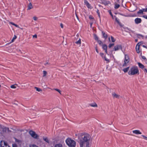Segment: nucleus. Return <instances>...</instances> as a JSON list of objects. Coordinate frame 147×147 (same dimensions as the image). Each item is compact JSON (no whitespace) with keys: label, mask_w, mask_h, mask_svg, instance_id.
Masks as SVG:
<instances>
[{"label":"nucleus","mask_w":147,"mask_h":147,"mask_svg":"<svg viewBox=\"0 0 147 147\" xmlns=\"http://www.w3.org/2000/svg\"><path fill=\"white\" fill-rule=\"evenodd\" d=\"M110 3V2L109 1H106L105 0H103L102 2V3L104 4L105 5H107Z\"/></svg>","instance_id":"nucleus-20"},{"label":"nucleus","mask_w":147,"mask_h":147,"mask_svg":"<svg viewBox=\"0 0 147 147\" xmlns=\"http://www.w3.org/2000/svg\"><path fill=\"white\" fill-rule=\"evenodd\" d=\"M90 140V138H81L80 140V147H89Z\"/></svg>","instance_id":"nucleus-1"},{"label":"nucleus","mask_w":147,"mask_h":147,"mask_svg":"<svg viewBox=\"0 0 147 147\" xmlns=\"http://www.w3.org/2000/svg\"><path fill=\"white\" fill-rule=\"evenodd\" d=\"M105 50V53L106 54H108V53H107V49Z\"/></svg>","instance_id":"nucleus-64"},{"label":"nucleus","mask_w":147,"mask_h":147,"mask_svg":"<svg viewBox=\"0 0 147 147\" xmlns=\"http://www.w3.org/2000/svg\"><path fill=\"white\" fill-rule=\"evenodd\" d=\"M142 11H143V12L144 11L145 12H146V9H142Z\"/></svg>","instance_id":"nucleus-56"},{"label":"nucleus","mask_w":147,"mask_h":147,"mask_svg":"<svg viewBox=\"0 0 147 147\" xmlns=\"http://www.w3.org/2000/svg\"><path fill=\"white\" fill-rule=\"evenodd\" d=\"M34 88H35V89H36V90L38 92H40V91H42V90L39 88H38L36 87H35Z\"/></svg>","instance_id":"nucleus-33"},{"label":"nucleus","mask_w":147,"mask_h":147,"mask_svg":"<svg viewBox=\"0 0 147 147\" xmlns=\"http://www.w3.org/2000/svg\"><path fill=\"white\" fill-rule=\"evenodd\" d=\"M111 41L112 42H114L115 41V39L112 36H111Z\"/></svg>","instance_id":"nucleus-36"},{"label":"nucleus","mask_w":147,"mask_h":147,"mask_svg":"<svg viewBox=\"0 0 147 147\" xmlns=\"http://www.w3.org/2000/svg\"><path fill=\"white\" fill-rule=\"evenodd\" d=\"M43 77H45V76H46V74H47V72L46 71H43Z\"/></svg>","instance_id":"nucleus-39"},{"label":"nucleus","mask_w":147,"mask_h":147,"mask_svg":"<svg viewBox=\"0 0 147 147\" xmlns=\"http://www.w3.org/2000/svg\"><path fill=\"white\" fill-rule=\"evenodd\" d=\"M143 17L144 18L147 19V16L145 15H144L143 16Z\"/></svg>","instance_id":"nucleus-58"},{"label":"nucleus","mask_w":147,"mask_h":147,"mask_svg":"<svg viewBox=\"0 0 147 147\" xmlns=\"http://www.w3.org/2000/svg\"><path fill=\"white\" fill-rule=\"evenodd\" d=\"M118 24L120 26V27H123V25L120 22H119Z\"/></svg>","instance_id":"nucleus-46"},{"label":"nucleus","mask_w":147,"mask_h":147,"mask_svg":"<svg viewBox=\"0 0 147 147\" xmlns=\"http://www.w3.org/2000/svg\"><path fill=\"white\" fill-rule=\"evenodd\" d=\"M109 14H110V15H111V16H112V18H113V14H112V12H111V11L110 10L109 12Z\"/></svg>","instance_id":"nucleus-47"},{"label":"nucleus","mask_w":147,"mask_h":147,"mask_svg":"<svg viewBox=\"0 0 147 147\" xmlns=\"http://www.w3.org/2000/svg\"><path fill=\"white\" fill-rule=\"evenodd\" d=\"M142 44V42H138L137 45L136 47V50L137 52L138 53H139L140 52V46L141 44Z\"/></svg>","instance_id":"nucleus-11"},{"label":"nucleus","mask_w":147,"mask_h":147,"mask_svg":"<svg viewBox=\"0 0 147 147\" xmlns=\"http://www.w3.org/2000/svg\"><path fill=\"white\" fill-rule=\"evenodd\" d=\"M33 37L34 38L35 37L36 38H37V35L36 34H35L33 36Z\"/></svg>","instance_id":"nucleus-57"},{"label":"nucleus","mask_w":147,"mask_h":147,"mask_svg":"<svg viewBox=\"0 0 147 147\" xmlns=\"http://www.w3.org/2000/svg\"><path fill=\"white\" fill-rule=\"evenodd\" d=\"M129 69V67H127L126 68L124 69H123V71L125 73H126L127 72Z\"/></svg>","instance_id":"nucleus-26"},{"label":"nucleus","mask_w":147,"mask_h":147,"mask_svg":"<svg viewBox=\"0 0 147 147\" xmlns=\"http://www.w3.org/2000/svg\"><path fill=\"white\" fill-rule=\"evenodd\" d=\"M66 142L67 144L70 147H75L76 146L75 142L71 138H67Z\"/></svg>","instance_id":"nucleus-4"},{"label":"nucleus","mask_w":147,"mask_h":147,"mask_svg":"<svg viewBox=\"0 0 147 147\" xmlns=\"http://www.w3.org/2000/svg\"><path fill=\"white\" fill-rule=\"evenodd\" d=\"M13 147H17V145L16 144H12Z\"/></svg>","instance_id":"nucleus-51"},{"label":"nucleus","mask_w":147,"mask_h":147,"mask_svg":"<svg viewBox=\"0 0 147 147\" xmlns=\"http://www.w3.org/2000/svg\"><path fill=\"white\" fill-rule=\"evenodd\" d=\"M59 134L57 136V138H64L66 137L65 134L64 133L63 131H61L60 132H59V131H58V133Z\"/></svg>","instance_id":"nucleus-9"},{"label":"nucleus","mask_w":147,"mask_h":147,"mask_svg":"<svg viewBox=\"0 0 147 147\" xmlns=\"http://www.w3.org/2000/svg\"><path fill=\"white\" fill-rule=\"evenodd\" d=\"M32 6L31 3H30L28 6V10H30L32 8Z\"/></svg>","instance_id":"nucleus-21"},{"label":"nucleus","mask_w":147,"mask_h":147,"mask_svg":"<svg viewBox=\"0 0 147 147\" xmlns=\"http://www.w3.org/2000/svg\"><path fill=\"white\" fill-rule=\"evenodd\" d=\"M104 59L105 61H108V62H109V59H107L105 56L104 57Z\"/></svg>","instance_id":"nucleus-48"},{"label":"nucleus","mask_w":147,"mask_h":147,"mask_svg":"<svg viewBox=\"0 0 147 147\" xmlns=\"http://www.w3.org/2000/svg\"><path fill=\"white\" fill-rule=\"evenodd\" d=\"M102 45V48L103 49V50H105L107 49V46L105 44H104Z\"/></svg>","instance_id":"nucleus-23"},{"label":"nucleus","mask_w":147,"mask_h":147,"mask_svg":"<svg viewBox=\"0 0 147 147\" xmlns=\"http://www.w3.org/2000/svg\"><path fill=\"white\" fill-rule=\"evenodd\" d=\"M18 134L20 135L21 137H26L28 131L24 129H20L19 130Z\"/></svg>","instance_id":"nucleus-7"},{"label":"nucleus","mask_w":147,"mask_h":147,"mask_svg":"<svg viewBox=\"0 0 147 147\" xmlns=\"http://www.w3.org/2000/svg\"><path fill=\"white\" fill-rule=\"evenodd\" d=\"M114 45V44L113 43L110 44L108 46V47H109V48L110 49Z\"/></svg>","instance_id":"nucleus-34"},{"label":"nucleus","mask_w":147,"mask_h":147,"mask_svg":"<svg viewBox=\"0 0 147 147\" xmlns=\"http://www.w3.org/2000/svg\"><path fill=\"white\" fill-rule=\"evenodd\" d=\"M7 127L0 124V133L1 136L5 137L7 133Z\"/></svg>","instance_id":"nucleus-3"},{"label":"nucleus","mask_w":147,"mask_h":147,"mask_svg":"<svg viewBox=\"0 0 147 147\" xmlns=\"http://www.w3.org/2000/svg\"><path fill=\"white\" fill-rule=\"evenodd\" d=\"M89 105L92 107H97L98 106L96 104L95 102H94L92 104H91Z\"/></svg>","instance_id":"nucleus-24"},{"label":"nucleus","mask_w":147,"mask_h":147,"mask_svg":"<svg viewBox=\"0 0 147 147\" xmlns=\"http://www.w3.org/2000/svg\"><path fill=\"white\" fill-rule=\"evenodd\" d=\"M16 86H17V85L16 84L12 85L10 87L12 88H16Z\"/></svg>","instance_id":"nucleus-29"},{"label":"nucleus","mask_w":147,"mask_h":147,"mask_svg":"<svg viewBox=\"0 0 147 147\" xmlns=\"http://www.w3.org/2000/svg\"><path fill=\"white\" fill-rule=\"evenodd\" d=\"M7 132L9 134L10 133V132H11V131L9 130V128L7 127Z\"/></svg>","instance_id":"nucleus-44"},{"label":"nucleus","mask_w":147,"mask_h":147,"mask_svg":"<svg viewBox=\"0 0 147 147\" xmlns=\"http://www.w3.org/2000/svg\"><path fill=\"white\" fill-rule=\"evenodd\" d=\"M120 49H121L123 51L121 45H118L114 47L113 50L114 51H116Z\"/></svg>","instance_id":"nucleus-10"},{"label":"nucleus","mask_w":147,"mask_h":147,"mask_svg":"<svg viewBox=\"0 0 147 147\" xmlns=\"http://www.w3.org/2000/svg\"><path fill=\"white\" fill-rule=\"evenodd\" d=\"M95 50L98 53V49L97 47V46H96L95 48Z\"/></svg>","instance_id":"nucleus-49"},{"label":"nucleus","mask_w":147,"mask_h":147,"mask_svg":"<svg viewBox=\"0 0 147 147\" xmlns=\"http://www.w3.org/2000/svg\"><path fill=\"white\" fill-rule=\"evenodd\" d=\"M60 26L61 28H63V26L62 24L61 23L60 24Z\"/></svg>","instance_id":"nucleus-60"},{"label":"nucleus","mask_w":147,"mask_h":147,"mask_svg":"<svg viewBox=\"0 0 147 147\" xmlns=\"http://www.w3.org/2000/svg\"><path fill=\"white\" fill-rule=\"evenodd\" d=\"M94 39L97 41L98 40V38L96 34L94 35Z\"/></svg>","instance_id":"nucleus-31"},{"label":"nucleus","mask_w":147,"mask_h":147,"mask_svg":"<svg viewBox=\"0 0 147 147\" xmlns=\"http://www.w3.org/2000/svg\"><path fill=\"white\" fill-rule=\"evenodd\" d=\"M137 13L138 15L143 14V13L142 9H140L139 11L137 12Z\"/></svg>","instance_id":"nucleus-25"},{"label":"nucleus","mask_w":147,"mask_h":147,"mask_svg":"<svg viewBox=\"0 0 147 147\" xmlns=\"http://www.w3.org/2000/svg\"><path fill=\"white\" fill-rule=\"evenodd\" d=\"M10 23L12 25L14 26H15L16 27H17V28H19V26L18 25H17V24H14V23H13V22H11Z\"/></svg>","instance_id":"nucleus-35"},{"label":"nucleus","mask_w":147,"mask_h":147,"mask_svg":"<svg viewBox=\"0 0 147 147\" xmlns=\"http://www.w3.org/2000/svg\"><path fill=\"white\" fill-rule=\"evenodd\" d=\"M30 147H38L35 145L32 144L30 146Z\"/></svg>","instance_id":"nucleus-43"},{"label":"nucleus","mask_w":147,"mask_h":147,"mask_svg":"<svg viewBox=\"0 0 147 147\" xmlns=\"http://www.w3.org/2000/svg\"><path fill=\"white\" fill-rule=\"evenodd\" d=\"M29 134L32 138H38L39 137L47 138V136H41L40 135L36 134L35 132L32 130L29 131Z\"/></svg>","instance_id":"nucleus-5"},{"label":"nucleus","mask_w":147,"mask_h":147,"mask_svg":"<svg viewBox=\"0 0 147 147\" xmlns=\"http://www.w3.org/2000/svg\"><path fill=\"white\" fill-rule=\"evenodd\" d=\"M141 57H142V59H143L146 60V58L145 56L141 55Z\"/></svg>","instance_id":"nucleus-54"},{"label":"nucleus","mask_w":147,"mask_h":147,"mask_svg":"<svg viewBox=\"0 0 147 147\" xmlns=\"http://www.w3.org/2000/svg\"><path fill=\"white\" fill-rule=\"evenodd\" d=\"M137 37L139 38H140V37H139L138 36H140V37H144V36L140 34H137Z\"/></svg>","instance_id":"nucleus-41"},{"label":"nucleus","mask_w":147,"mask_h":147,"mask_svg":"<svg viewBox=\"0 0 147 147\" xmlns=\"http://www.w3.org/2000/svg\"><path fill=\"white\" fill-rule=\"evenodd\" d=\"M78 136V138H91V136L89 134L83 132L78 134V135L76 134L77 136Z\"/></svg>","instance_id":"nucleus-6"},{"label":"nucleus","mask_w":147,"mask_h":147,"mask_svg":"<svg viewBox=\"0 0 147 147\" xmlns=\"http://www.w3.org/2000/svg\"><path fill=\"white\" fill-rule=\"evenodd\" d=\"M139 71L138 67L134 66L131 68L130 70L129 71L128 74L130 75H134L137 74H139Z\"/></svg>","instance_id":"nucleus-2"},{"label":"nucleus","mask_w":147,"mask_h":147,"mask_svg":"<svg viewBox=\"0 0 147 147\" xmlns=\"http://www.w3.org/2000/svg\"><path fill=\"white\" fill-rule=\"evenodd\" d=\"M11 129H12L13 131V132L14 133H18L19 132V130H20V129L18 128H11Z\"/></svg>","instance_id":"nucleus-19"},{"label":"nucleus","mask_w":147,"mask_h":147,"mask_svg":"<svg viewBox=\"0 0 147 147\" xmlns=\"http://www.w3.org/2000/svg\"><path fill=\"white\" fill-rule=\"evenodd\" d=\"M33 19L34 20H36L37 19V18L36 16H34L33 18Z\"/></svg>","instance_id":"nucleus-50"},{"label":"nucleus","mask_w":147,"mask_h":147,"mask_svg":"<svg viewBox=\"0 0 147 147\" xmlns=\"http://www.w3.org/2000/svg\"><path fill=\"white\" fill-rule=\"evenodd\" d=\"M97 42L100 45H101V44H102V41L100 40H98L97 41Z\"/></svg>","instance_id":"nucleus-40"},{"label":"nucleus","mask_w":147,"mask_h":147,"mask_svg":"<svg viewBox=\"0 0 147 147\" xmlns=\"http://www.w3.org/2000/svg\"><path fill=\"white\" fill-rule=\"evenodd\" d=\"M76 43L78 44V45H80L81 44V39L80 38L76 42Z\"/></svg>","instance_id":"nucleus-28"},{"label":"nucleus","mask_w":147,"mask_h":147,"mask_svg":"<svg viewBox=\"0 0 147 147\" xmlns=\"http://www.w3.org/2000/svg\"><path fill=\"white\" fill-rule=\"evenodd\" d=\"M89 19H90V20L94 19V18L91 15L89 16Z\"/></svg>","instance_id":"nucleus-45"},{"label":"nucleus","mask_w":147,"mask_h":147,"mask_svg":"<svg viewBox=\"0 0 147 147\" xmlns=\"http://www.w3.org/2000/svg\"><path fill=\"white\" fill-rule=\"evenodd\" d=\"M114 17L115 18V20L117 22V23H118L119 22V20L117 19V18L116 17V16H115Z\"/></svg>","instance_id":"nucleus-42"},{"label":"nucleus","mask_w":147,"mask_h":147,"mask_svg":"<svg viewBox=\"0 0 147 147\" xmlns=\"http://www.w3.org/2000/svg\"><path fill=\"white\" fill-rule=\"evenodd\" d=\"M53 90H55L56 91H57L60 94H61V91L59 89H57V88H54L53 89Z\"/></svg>","instance_id":"nucleus-38"},{"label":"nucleus","mask_w":147,"mask_h":147,"mask_svg":"<svg viewBox=\"0 0 147 147\" xmlns=\"http://www.w3.org/2000/svg\"><path fill=\"white\" fill-rule=\"evenodd\" d=\"M112 95L113 98H119V95L116 94L115 92H113L112 93Z\"/></svg>","instance_id":"nucleus-18"},{"label":"nucleus","mask_w":147,"mask_h":147,"mask_svg":"<svg viewBox=\"0 0 147 147\" xmlns=\"http://www.w3.org/2000/svg\"><path fill=\"white\" fill-rule=\"evenodd\" d=\"M142 46L143 47H144L145 48H146V49H147V47L146 46L144 45H143Z\"/></svg>","instance_id":"nucleus-61"},{"label":"nucleus","mask_w":147,"mask_h":147,"mask_svg":"<svg viewBox=\"0 0 147 147\" xmlns=\"http://www.w3.org/2000/svg\"><path fill=\"white\" fill-rule=\"evenodd\" d=\"M133 133L136 134H141L142 133L139 130H134L132 131Z\"/></svg>","instance_id":"nucleus-17"},{"label":"nucleus","mask_w":147,"mask_h":147,"mask_svg":"<svg viewBox=\"0 0 147 147\" xmlns=\"http://www.w3.org/2000/svg\"><path fill=\"white\" fill-rule=\"evenodd\" d=\"M144 72H146L147 73V69L146 68H144Z\"/></svg>","instance_id":"nucleus-59"},{"label":"nucleus","mask_w":147,"mask_h":147,"mask_svg":"<svg viewBox=\"0 0 147 147\" xmlns=\"http://www.w3.org/2000/svg\"><path fill=\"white\" fill-rule=\"evenodd\" d=\"M129 59L128 55H127L125 54V59L124 62L129 63Z\"/></svg>","instance_id":"nucleus-15"},{"label":"nucleus","mask_w":147,"mask_h":147,"mask_svg":"<svg viewBox=\"0 0 147 147\" xmlns=\"http://www.w3.org/2000/svg\"><path fill=\"white\" fill-rule=\"evenodd\" d=\"M17 38V36L16 35H14V36L13 38L11 40V42H13L14 40H15Z\"/></svg>","instance_id":"nucleus-37"},{"label":"nucleus","mask_w":147,"mask_h":147,"mask_svg":"<svg viewBox=\"0 0 147 147\" xmlns=\"http://www.w3.org/2000/svg\"><path fill=\"white\" fill-rule=\"evenodd\" d=\"M142 20L140 18H137L135 20V22L136 24H138L142 22Z\"/></svg>","instance_id":"nucleus-14"},{"label":"nucleus","mask_w":147,"mask_h":147,"mask_svg":"<svg viewBox=\"0 0 147 147\" xmlns=\"http://www.w3.org/2000/svg\"><path fill=\"white\" fill-rule=\"evenodd\" d=\"M115 9H117L120 7L119 5L117 4H115Z\"/></svg>","instance_id":"nucleus-32"},{"label":"nucleus","mask_w":147,"mask_h":147,"mask_svg":"<svg viewBox=\"0 0 147 147\" xmlns=\"http://www.w3.org/2000/svg\"><path fill=\"white\" fill-rule=\"evenodd\" d=\"M62 145L61 144H59L55 145V147H62Z\"/></svg>","instance_id":"nucleus-30"},{"label":"nucleus","mask_w":147,"mask_h":147,"mask_svg":"<svg viewBox=\"0 0 147 147\" xmlns=\"http://www.w3.org/2000/svg\"><path fill=\"white\" fill-rule=\"evenodd\" d=\"M128 63H127V62H124V63L123 65V66H125L126 65V64Z\"/></svg>","instance_id":"nucleus-55"},{"label":"nucleus","mask_w":147,"mask_h":147,"mask_svg":"<svg viewBox=\"0 0 147 147\" xmlns=\"http://www.w3.org/2000/svg\"><path fill=\"white\" fill-rule=\"evenodd\" d=\"M76 17L78 19V20H79V18L78 17V15H77V14L76 13Z\"/></svg>","instance_id":"nucleus-62"},{"label":"nucleus","mask_w":147,"mask_h":147,"mask_svg":"<svg viewBox=\"0 0 147 147\" xmlns=\"http://www.w3.org/2000/svg\"><path fill=\"white\" fill-rule=\"evenodd\" d=\"M102 37L105 38V39H106L108 37V35L107 34L105 33L103 31H102Z\"/></svg>","instance_id":"nucleus-16"},{"label":"nucleus","mask_w":147,"mask_h":147,"mask_svg":"<svg viewBox=\"0 0 147 147\" xmlns=\"http://www.w3.org/2000/svg\"><path fill=\"white\" fill-rule=\"evenodd\" d=\"M100 55L103 58V56H104V53H100Z\"/></svg>","instance_id":"nucleus-52"},{"label":"nucleus","mask_w":147,"mask_h":147,"mask_svg":"<svg viewBox=\"0 0 147 147\" xmlns=\"http://www.w3.org/2000/svg\"><path fill=\"white\" fill-rule=\"evenodd\" d=\"M0 147H10L7 142L4 141H1L0 142Z\"/></svg>","instance_id":"nucleus-8"},{"label":"nucleus","mask_w":147,"mask_h":147,"mask_svg":"<svg viewBox=\"0 0 147 147\" xmlns=\"http://www.w3.org/2000/svg\"><path fill=\"white\" fill-rule=\"evenodd\" d=\"M16 140V142L17 144H18L20 146L22 144H23V141L18 139L17 138H15Z\"/></svg>","instance_id":"nucleus-12"},{"label":"nucleus","mask_w":147,"mask_h":147,"mask_svg":"<svg viewBox=\"0 0 147 147\" xmlns=\"http://www.w3.org/2000/svg\"><path fill=\"white\" fill-rule=\"evenodd\" d=\"M96 12H97V13L98 14V16L99 17V19H100V21L101 20V19H100V12H99V10L98 9H97Z\"/></svg>","instance_id":"nucleus-27"},{"label":"nucleus","mask_w":147,"mask_h":147,"mask_svg":"<svg viewBox=\"0 0 147 147\" xmlns=\"http://www.w3.org/2000/svg\"><path fill=\"white\" fill-rule=\"evenodd\" d=\"M144 138H147L144 135H142V136Z\"/></svg>","instance_id":"nucleus-63"},{"label":"nucleus","mask_w":147,"mask_h":147,"mask_svg":"<svg viewBox=\"0 0 147 147\" xmlns=\"http://www.w3.org/2000/svg\"><path fill=\"white\" fill-rule=\"evenodd\" d=\"M43 139L46 142H49V140L48 139V138H43Z\"/></svg>","instance_id":"nucleus-53"},{"label":"nucleus","mask_w":147,"mask_h":147,"mask_svg":"<svg viewBox=\"0 0 147 147\" xmlns=\"http://www.w3.org/2000/svg\"><path fill=\"white\" fill-rule=\"evenodd\" d=\"M84 3L86 5L88 8L89 9H92V8L90 4L89 3L88 1L86 0H84Z\"/></svg>","instance_id":"nucleus-13"},{"label":"nucleus","mask_w":147,"mask_h":147,"mask_svg":"<svg viewBox=\"0 0 147 147\" xmlns=\"http://www.w3.org/2000/svg\"><path fill=\"white\" fill-rule=\"evenodd\" d=\"M138 64L140 68L143 69L144 68V66L141 63H138Z\"/></svg>","instance_id":"nucleus-22"}]
</instances>
